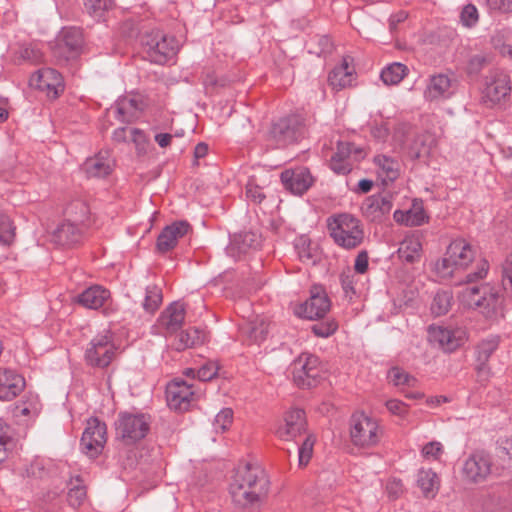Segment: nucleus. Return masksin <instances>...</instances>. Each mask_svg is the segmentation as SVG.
I'll use <instances>...</instances> for the list:
<instances>
[{
  "label": "nucleus",
  "mask_w": 512,
  "mask_h": 512,
  "mask_svg": "<svg viewBox=\"0 0 512 512\" xmlns=\"http://www.w3.org/2000/svg\"><path fill=\"white\" fill-rule=\"evenodd\" d=\"M269 479L260 467L252 464L239 466L230 483L233 503L241 508L259 507L269 492Z\"/></svg>",
  "instance_id": "nucleus-1"
},
{
  "label": "nucleus",
  "mask_w": 512,
  "mask_h": 512,
  "mask_svg": "<svg viewBox=\"0 0 512 512\" xmlns=\"http://www.w3.org/2000/svg\"><path fill=\"white\" fill-rule=\"evenodd\" d=\"M327 225L334 242L344 249L356 248L363 242V228L359 219L351 214L332 216L328 218Z\"/></svg>",
  "instance_id": "nucleus-2"
},
{
  "label": "nucleus",
  "mask_w": 512,
  "mask_h": 512,
  "mask_svg": "<svg viewBox=\"0 0 512 512\" xmlns=\"http://www.w3.org/2000/svg\"><path fill=\"white\" fill-rule=\"evenodd\" d=\"M305 136L304 120L299 115L279 118L271 124L267 141L275 148H284L297 143Z\"/></svg>",
  "instance_id": "nucleus-3"
},
{
  "label": "nucleus",
  "mask_w": 512,
  "mask_h": 512,
  "mask_svg": "<svg viewBox=\"0 0 512 512\" xmlns=\"http://www.w3.org/2000/svg\"><path fill=\"white\" fill-rule=\"evenodd\" d=\"M141 43L147 59L159 65L168 63L176 56L179 50L177 39L159 30H153L144 34Z\"/></svg>",
  "instance_id": "nucleus-4"
},
{
  "label": "nucleus",
  "mask_w": 512,
  "mask_h": 512,
  "mask_svg": "<svg viewBox=\"0 0 512 512\" xmlns=\"http://www.w3.org/2000/svg\"><path fill=\"white\" fill-rule=\"evenodd\" d=\"M350 438L355 446L368 448L378 444L382 430L377 419L365 414L355 412L350 421Z\"/></svg>",
  "instance_id": "nucleus-5"
},
{
  "label": "nucleus",
  "mask_w": 512,
  "mask_h": 512,
  "mask_svg": "<svg viewBox=\"0 0 512 512\" xmlns=\"http://www.w3.org/2000/svg\"><path fill=\"white\" fill-rule=\"evenodd\" d=\"M117 347L110 331L94 336L88 343L84 353V360L93 368H106L113 361Z\"/></svg>",
  "instance_id": "nucleus-6"
},
{
  "label": "nucleus",
  "mask_w": 512,
  "mask_h": 512,
  "mask_svg": "<svg viewBox=\"0 0 512 512\" xmlns=\"http://www.w3.org/2000/svg\"><path fill=\"white\" fill-rule=\"evenodd\" d=\"M115 426L118 437L131 445L145 438L150 429V417L143 413L120 412Z\"/></svg>",
  "instance_id": "nucleus-7"
},
{
  "label": "nucleus",
  "mask_w": 512,
  "mask_h": 512,
  "mask_svg": "<svg viewBox=\"0 0 512 512\" xmlns=\"http://www.w3.org/2000/svg\"><path fill=\"white\" fill-rule=\"evenodd\" d=\"M489 269V264L486 260H481L477 263L476 270L473 272H469L465 276V281L462 279L456 280L452 273H450V278L453 279L454 285H461L465 282L467 285L463 287L457 295V298L461 305L467 308H475L479 305L480 296L482 294V285L477 286L474 283L478 280H482L487 276Z\"/></svg>",
  "instance_id": "nucleus-8"
},
{
  "label": "nucleus",
  "mask_w": 512,
  "mask_h": 512,
  "mask_svg": "<svg viewBox=\"0 0 512 512\" xmlns=\"http://www.w3.org/2000/svg\"><path fill=\"white\" fill-rule=\"evenodd\" d=\"M106 424L98 418L87 420L80 440L81 451L90 459L97 458L103 451L107 441Z\"/></svg>",
  "instance_id": "nucleus-9"
},
{
  "label": "nucleus",
  "mask_w": 512,
  "mask_h": 512,
  "mask_svg": "<svg viewBox=\"0 0 512 512\" xmlns=\"http://www.w3.org/2000/svg\"><path fill=\"white\" fill-rule=\"evenodd\" d=\"M293 380L300 388H311L321 378L319 358L312 354L300 355L292 364Z\"/></svg>",
  "instance_id": "nucleus-10"
},
{
  "label": "nucleus",
  "mask_w": 512,
  "mask_h": 512,
  "mask_svg": "<svg viewBox=\"0 0 512 512\" xmlns=\"http://www.w3.org/2000/svg\"><path fill=\"white\" fill-rule=\"evenodd\" d=\"M199 395L192 384L175 379L167 385L166 398L169 407L175 411H186Z\"/></svg>",
  "instance_id": "nucleus-11"
},
{
  "label": "nucleus",
  "mask_w": 512,
  "mask_h": 512,
  "mask_svg": "<svg viewBox=\"0 0 512 512\" xmlns=\"http://www.w3.org/2000/svg\"><path fill=\"white\" fill-rule=\"evenodd\" d=\"M511 91L510 77L502 70H493L485 79L482 98L491 105L505 99Z\"/></svg>",
  "instance_id": "nucleus-12"
},
{
  "label": "nucleus",
  "mask_w": 512,
  "mask_h": 512,
  "mask_svg": "<svg viewBox=\"0 0 512 512\" xmlns=\"http://www.w3.org/2000/svg\"><path fill=\"white\" fill-rule=\"evenodd\" d=\"M491 468V455L485 451H476L465 460L462 473L467 481L479 483L487 479Z\"/></svg>",
  "instance_id": "nucleus-13"
},
{
  "label": "nucleus",
  "mask_w": 512,
  "mask_h": 512,
  "mask_svg": "<svg viewBox=\"0 0 512 512\" xmlns=\"http://www.w3.org/2000/svg\"><path fill=\"white\" fill-rule=\"evenodd\" d=\"M330 300L321 287H313L310 297L296 308V314L300 317L315 320L322 318L330 310Z\"/></svg>",
  "instance_id": "nucleus-14"
},
{
  "label": "nucleus",
  "mask_w": 512,
  "mask_h": 512,
  "mask_svg": "<svg viewBox=\"0 0 512 512\" xmlns=\"http://www.w3.org/2000/svg\"><path fill=\"white\" fill-rule=\"evenodd\" d=\"M31 87L46 92L50 98H57L64 91L62 75L52 68H44L35 72L29 80Z\"/></svg>",
  "instance_id": "nucleus-15"
},
{
  "label": "nucleus",
  "mask_w": 512,
  "mask_h": 512,
  "mask_svg": "<svg viewBox=\"0 0 512 512\" xmlns=\"http://www.w3.org/2000/svg\"><path fill=\"white\" fill-rule=\"evenodd\" d=\"M83 46L82 32L78 28H67L61 33L54 48V55L63 61L76 58Z\"/></svg>",
  "instance_id": "nucleus-16"
},
{
  "label": "nucleus",
  "mask_w": 512,
  "mask_h": 512,
  "mask_svg": "<svg viewBox=\"0 0 512 512\" xmlns=\"http://www.w3.org/2000/svg\"><path fill=\"white\" fill-rule=\"evenodd\" d=\"M504 297L500 291L490 284L482 285V294L480 296L477 310L490 320L503 317Z\"/></svg>",
  "instance_id": "nucleus-17"
},
{
  "label": "nucleus",
  "mask_w": 512,
  "mask_h": 512,
  "mask_svg": "<svg viewBox=\"0 0 512 512\" xmlns=\"http://www.w3.org/2000/svg\"><path fill=\"white\" fill-rule=\"evenodd\" d=\"M261 246V235L253 231H242L235 233L230 237V242L226 247L228 256L235 260L255 251Z\"/></svg>",
  "instance_id": "nucleus-18"
},
{
  "label": "nucleus",
  "mask_w": 512,
  "mask_h": 512,
  "mask_svg": "<svg viewBox=\"0 0 512 512\" xmlns=\"http://www.w3.org/2000/svg\"><path fill=\"white\" fill-rule=\"evenodd\" d=\"M281 182L294 195H303L313 185L314 178L306 167L287 169L281 173Z\"/></svg>",
  "instance_id": "nucleus-19"
},
{
  "label": "nucleus",
  "mask_w": 512,
  "mask_h": 512,
  "mask_svg": "<svg viewBox=\"0 0 512 512\" xmlns=\"http://www.w3.org/2000/svg\"><path fill=\"white\" fill-rule=\"evenodd\" d=\"M306 431L305 412L302 409H293L284 416V422L276 430L277 436L285 441L294 440Z\"/></svg>",
  "instance_id": "nucleus-20"
},
{
  "label": "nucleus",
  "mask_w": 512,
  "mask_h": 512,
  "mask_svg": "<svg viewBox=\"0 0 512 512\" xmlns=\"http://www.w3.org/2000/svg\"><path fill=\"white\" fill-rule=\"evenodd\" d=\"M190 224L187 221H175L163 228L157 237L156 247L160 253H166L174 249L180 238H183L189 231Z\"/></svg>",
  "instance_id": "nucleus-21"
},
{
  "label": "nucleus",
  "mask_w": 512,
  "mask_h": 512,
  "mask_svg": "<svg viewBox=\"0 0 512 512\" xmlns=\"http://www.w3.org/2000/svg\"><path fill=\"white\" fill-rule=\"evenodd\" d=\"M185 320V307L181 302H173L166 307L158 317L157 323L165 335L177 332Z\"/></svg>",
  "instance_id": "nucleus-22"
},
{
  "label": "nucleus",
  "mask_w": 512,
  "mask_h": 512,
  "mask_svg": "<svg viewBox=\"0 0 512 512\" xmlns=\"http://www.w3.org/2000/svg\"><path fill=\"white\" fill-rule=\"evenodd\" d=\"M25 387L24 377L11 368H0V400L10 401Z\"/></svg>",
  "instance_id": "nucleus-23"
},
{
  "label": "nucleus",
  "mask_w": 512,
  "mask_h": 512,
  "mask_svg": "<svg viewBox=\"0 0 512 512\" xmlns=\"http://www.w3.org/2000/svg\"><path fill=\"white\" fill-rule=\"evenodd\" d=\"M500 337L497 335H490L483 339L476 348V370L478 377L481 381L487 380L490 375L487 362L490 356L498 348Z\"/></svg>",
  "instance_id": "nucleus-24"
},
{
  "label": "nucleus",
  "mask_w": 512,
  "mask_h": 512,
  "mask_svg": "<svg viewBox=\"0 0 512 512\" xmlns=\"http://www.w3.org/2000/svg\"><path fill=\"white\" fill-rule=\"evenodd\" d=\"M373 163L383 185L393 183L400 175V162L394 157L378 154L374 156Z\"/></svg>",
  "instance_id": "nucleus-25"
},
{
  "label": "nucleus",
  "mask_w": 512,
  "mask_h": 512,
  "mask_svg": "<svg viewBox=\"0 0 512 512\" xmlns=\"http://www.w3.org/2000/svg\"><path fill=\"white\" fill-rule=\"evenodd\" d=\"M114 160L108 151H100L93 157L86 159L83 169L88 177L104 178L108 176L113 169Z\"/></svg>",
  "instance_id": "nucleus-26"
},
{
  "label": "nucleus",
  "mask_w": 512,
  "mask_h": 512,
  "mask_svg": "<svg viewBox=\"0 0 512 512\" xmlns=\"http://www.w3.org/2000/svg\"><path fill=\"white\" fill-rule=\"evenodd\" d=\"M448 93V75L445 73L432 74L428 77L423 93L424 99L431 103L443 102Z\"/></svg>",
  "instance_id": "nucleus-27"
},
{
  "label": "nucleus",
  "mask_w": 512,
  "mask_h": 512,
  "mask_svg": "<svg viewBox=\"0 0 512 512\" xmlns=\"http://www.w3.org/2000/svg\"><path fill=\"white\" fill-rule=\"evenodd\" d=\"M353 145L349 142H338L336 151L332 154L329 167L338 175H346L352 170L350 156Z\"/></svg>",
  "instance_id": "nucleus-28"
},
{
  "label": "nucleus",
  "mask_w": 512,
  "mask_h": 512,
  "mask_svg": "<svg viewBox=\"0 0 512 512\" xmlns=\"http://www.w3.org/2000/svg\"><path fill=\"white\" fill-rule=\"evenodd\" d=\"M474 250L463 239L450 242V266L466 268L474 259Z\"/></svg>",
  "instance_id": "nucleus-29"
},
{
  "label": "nucleus",
  "mask_w": 512,
  "mask_h": 512,
  "mask_svg": "<svg viewBox=\"0 0 512 512\" xmlns=\"http://www.w3.org/2000/svg\"><path fill=\"white\" fill-rule=\"evenodd\" d=\"M110 297V292L99 285L91 286L77 295L76 303L88 309H99Z\"/></svg>",
  "instance_id": "nucleus-30"
},
{
  "label": "nucleus",
  "mask_w": 512,
  "mask_h": 512,
  "mask_svg": "<svg viewBox=\"0 0 512 512\" xmlns=\"http://www.w3.org/2000/svg\"><path fill=\"white\" fill-rule=\"evenodd\" d=\"M392 209V201L389 196L372 195L362 206V210L366 217L371 220L382 218Z\"/></svg>",
  "instance_id": "nucleus-31"
},
{
  "label": "nucleus",
  "mask_w": 512,
  "mask_h": 512,
  "mask_svg": "<svg viewBox=\"0 0 512 512\" xmlns=\"http://www.w3.org/2000/svg\"><path fill=\"white\" fill-rule=\"evenodd\" d=\"M81 239L79 223L66 221L60 224L54 231L52 240L60 246H71Z\"/></svg>",
  "instance_id": "nucleus-32"
},
{
  "label": "nucleus",
  "mask_w": 512,
  "mask_h": 512,
  "mask_svg": "<svg viewBox=\"0 0 512 512\" xmlns=\"http://www.w3.org/2000/svg\"><path fill=\"white\" fill-rule=\"evenodd\" d=\"M353 69L349 67L346 58H343L342 63L336 66L328 76V82L335 90H341L352 84Z\"/></svg>",
  "instance_id": "nucleus-33"
},
{
  "label": "nucleus",
  "mask_w": 512,
  "mask_h": 512,
  "mask_svg": "<svg viewBox=\"0 0 512 512\" xmlns=\"http://www.w3.org/2000/svg\"><path fill=\"white\" fill-rule=\"evenodd\" d=\"M205 340V333L198 328H188L181 331L174 342L177 351H184L189 348L201 345Z\"/></svg>",
  "instance_id": "nucleus-34"
},
{
  "label": "nucleus",
  "mask_w": 512,
  "mask_h": 512,
  "mask_svg": "<svg viewBox=\"0 0 512 512\" xmlns=\"http://www.w3.org/2000/svg\"><path fill=\"white\" fill-rule=\"evenodd\" d=\"M422 244L418 235H407L400 243L398 254L401 259L413 263L420 257Z\"/></svg>",
  "instance_id": "nucleus-35"
},
{
  "label": "nucleus",
  "mask_w": 512,
  "mask_h": 512,
  "mask_svg": "<svg viewBox=\"0 0 512 512\" xmlns=\"http://www.w3.org/2000/svg\"><path fill=\"white\" fill-rule=\"evenodd\" d=\"M111 109L114 111L115 118L122 123H132L138 117V107L135 99H120Z\"/></svg>",
  "instance_id": "nucleus-36"
},
{
  "label": "nucleus",
  "mask_w": 512,
  "mask_h": 512,
  "mask_svg": "<svg viewBox=\"0 0 512 512\" xmlns=\"http://www.w3.org/2000/svg\"><path fill=\"white\" fill-rule=\"evenodd\" d=\"M409 68L400 62H393L386 65L380 73V78L385 85H397L405 76H407Z\"/></svg>",
  "instance_id": "nucleus-37"
},
{
  "label": "nucleus",
  "mask_w": 512,
  "mask_h": 512,
  "mask_svg": "<svg viewBox=\"0 0 512 512\" xmlns=\"http://www.w3.org/2000/svg\"><path fill=\"white\" fill-rule=\"evenodd\" d=\"M294 248L303 263H316V249L311 247V240L308 236L301 235L297 237L294 241Z\"/></svg>",
  "instance_id": "nucleus-38"
},
{
  "label": "nucleus",
  "mask_w": 512,
  "mask_h": 512,
  "mask_svg": "<svg viewBox=\"0 0 512 512\" xmlns=\"http://www.w3.org/2000/svg\"><path fill=\"white\" fill-rule=\"evenodd\" d=\"M491 42L501 55L512 59V32L509 29L496 31L491 38Z\"/></svg>",
  "instance_id": "nucleus-39"
},
{
  "label": "nucleus",
  "mask_w": 512,
  "mask_h": 512,
  "mask_svg": "<svg viewBox=\"0 0 512 512\" xmlns=\"http://www.w3.org/2000/svg\"><path fill=\"white\" fill-rule=\"evenodd\" d=\"M417 483L427 497L434 496L439 486L438 477L432 470L421 469L417 475Z\"/></svg>",
  "instance_id": "nucleus-40"
},
{
  "label": "nucleus",
  "mask_w": 512,
  "mask_h": 512,
  "mask_svg": "<svg viewBox=\"0 0 512 512\" xmlns=\"http://www.w3.org/2000/svg\"><path fill=\"white\" fill-rule=\"evenodd\" d=\"M429 343L444 353L448 351V329L444 326L432 324L428 327Z\"/></svg>",
  "instance_id": "nucleus-41"
},
{
  "label": "nucleus",
  "mask_w": 512,
  "mask_h": 512,
  "mask_svg": "<svg viewBox=\"0 0 512 512\" xmlns=\"http://www.w3.org/2000/svg\"><path fill=\"white\" fill-rule=\"evenodd\" d=\"M308 52L317 56H325L333 51V43L327 35H316L308 41Z\"/></svg>",
  "instance_id": "nucleus-42"
},
{
  "label": "nucleus",
  "mask_w": 512,
  "mask_h": 512,
  "mask_svg": "<svg viewBox=\"0 0 512 512\" xmlns=\"http://www.w3.org/2000/svg\"><path fill=\"white\" fill-rule=\"evenodd\" d=\"M162 303V290L157 285L146 287L143 308L148 313H154Z\"/></svg>",
  "instance_id": "nucleus-43"
},
{
  "label": "nucleus",
  "mask_w": 512,
  "mask_h": 512,
  "mask_svg": "<svg viewBox=\"0 0 512 512\" xmlns=\"http://www.w3.org/2000/svg\"><path fill=\"white\" fill-rule=\"evenodd\" d=\"M241 331L252 343H260L265 340L268 332L263 321L250 322L242 327Z\"/></svg>",
  "instance_id": "nucleus-44"
},
{
  "label": "nucleus",
  "mask_w": 512,
  "mask_h": 512,
  "mask_svg": "<svg viewBox=\"0 0 512 512\" xmlns=\"http://www.w3.org/2000/svg\"><path fill=\"white\" fill-rule=\"evenodd\" d=\"M83 3L87 13L96 19H100L114 5L113 0H83Z\"/></svg>",
  "instance_id": "nucleus-45"
},
{
  "label": "nucleus",
  "mask_w": 512,
  "mask_h": 512,
  "mask_svg": "<svg viewBox=\"0 0 512 512\" xmlns=\"http://www.w3.org/2000/svg\"><path fill=\"white\" fill-rule=\"evenodd\" d=\"M15 226L6 214H0V243L10 245L15 239Z\"/></svg>",
  "instance_id": "nucleus-46"
},
{
  "label": "nucleus",
  "mask_w": 512,
  "mask_h": 512,
  "mask_svg": "<svg viewBox=\"0 0 512 512\" xmlns=\"http://www.w3.org/2000/svg\"><path fill=\"white\" fill-rule=\"evenodd\" d=\"M66 214L72 217L71 222L84 223L88 219L89 207L83 201L77 200L67 207Z\"/></svg>",
  "instance_id": "nucleus-47"
},
{
  "label": "nucleus",
  "mask_w": 512,
  "mask_h": 512,
  "mask_svg": "<svg viewBox=\"0 0 512 512\" xmlns=\"http://www.w3.org/2000/svg\"><path fill=\"white\" fill-rule=\"evenodd\" d=\"M468 338L466 327L450 324V352L463 347L467 343Z\"/></svg>",
  "instance_id": "nucleus-48"
},
{
  "label": "nucleus",
  "mask_w": 512,
  "mask_h": 512,
  "mask_svg": "<svg viewBox=\"0 0 512 512\" xmlns=\"http://www.w3.org/2000/svg\"><path fill=\"white\" fill-rule=\"evenodd\" d=\"M388 379L395 386H414L416 383V379L413 376L399 367H393L389 370Z\"/></svg>",
  "instance_id": "nucleus-49"
},
{
  "label": "nucleus",
  "mask_w": 512,
  "mask_h": 512,
  "mask_svg": "<svg viewBox=\"0 0 512 512\" xmlns=\"http://www.w3.org/2000/svg\"><path fill=\"white\" fill-rule=\"evenodd\" d=\"M19 57L31 64H37L42 60V52L37 44L22 45L18 51Z\"/></svg>",
  "instance_id": "nucleus-50"
},
{
  "label": "nucleus",
  "mask_w": 512,
  "mask_h": 512,
  "mask_svg": "<svg viewBox=\"0 0 512 512\" xmlns=\"http://www.w3.org/2000/svg\"><path fill=\"white\" fill-rule=\"evenodd\" d=\"M233 411L231 408H223L216 416L213 426L216 432H225L232 424Z\"/></svg>",
  "instance_id": "nucleus-51"
},
{
  "label": "nucleus",
  "mask_w": 512,
  "mask_h": 512,
  "mask_svg": "<svg viewBox=\"0 0 512 512\" xmlns=\"http://www.w3.org/2000/svg\"><path fill=\"white\" fill-rule=\"evenodd\" d=\"M479 20L477 8L473 4L465 5L460 13V23L467 28L474 27Z\"/></svg>",
  "instance_id": "nucleus-52"
},
{
  "label": "nucleus",
  "mask_w": 512,
  "mask_h": 512,
  "mask_svg": "<svg viewBox=\"0 0 512 512\" xmlns=\"http://www.w3.org/2000/svg\"><path fill=\"white\" fill-rule=\"evenodd\" d=\"M314 443V437L312 435H307L303 443L298 447V458L300 466L308 464L313 453Z\"/></svg>",
  "instance_id": "nucleus-53"
},
{
  "label": "nucleus",
  "mask_w": 512,
  "mask_h": 512,
  "mask_svg": "<svg viewBox=\"0 0 512 512\" xmlns=\"http://www.w3.org/2000/svg\"><path fill=\"white\" fill-rule=\"evenodd\" d=\"M338 328L334 320H327L315 323L311 326V331L318 337L327 338L334 334Z\"/></svg>",
  "instance_id": "nucleus-54"
},
{
  "label": "nucleus",
  "mask_w": 512,
  "mask_h": 512,
  "mask_svg": "<svg viewBox=\"0 0 512 512\" xmlns=\"http://www.w3.org/2000/svg\"><path fill=\"white\" fill-rule=\"evenodd\" d=\"M431 312L435 316H442L448 312V294L445 291L435 295L431 304Z\"/></svg>",
  "instance_id": "nucleus-55"
},
{
  "label": "nucleus",
  "mask_w": 512,
  "mask_h": 512,
  "mask_svg": "<svg viewBox=\"0 0 512 512\" xmlns=\"http://www.w3.org/2000/svg\"><path fill=\"white\" fill-rule=\"evenodd\" d=\"M12 444V439L9 435V427L0 418V463H2L8 456V447Z\"/></svg>",
  "instance_id": "nucleus-56"
},
{
  "label": "nucleus",
  "mask_w": 512,
  "mask_h": 512,
  "mask_svg": "<svg viewBox=\"0 0 512 512\" xmlns=\"http://www.w3.org/2000/svg\"><path fill=\"white\" fill-rule=\"evenodd\" d=\"M502 286L512 292V253L507 255L501 265Z\"/></svg>",
  "instance_id": "nucleus-57"
},
{
  "label": "nucleus",
  "mask_w": 512,
  "mask_h": 512,
  "mask_svg": "<svg viewBox=\"0 0 512 512\" xmlns=\"http://www.w3.org/2000/svg\"><path fill=\"white\" fill-rule=\"evenodd\" d=\"M86 498V489L82 485H76L69 489L67 501L73 508L79 507Z\"/></svg>",
  "instance_id": "nucleus-58"
},
{
  "label": "nucleus",
  "mask_w": 512,
  "mask_h": 512,
  "mask_svg": "<svg viewBox=\"0 0 512 512\" xmlns=\"http://www.w3.org/2000/svg\"><path fill=\"white\" fill-rule=\"evenodd\" d=\"M218 373V366L216 363L208 361L197 369V378L200 381L206 382L212 380Z\"/></svg>",
  "instance_id": "nucleus-59"
},
{
  "label": "nucleus",
  "mask_w": 512,
  "mask_h": 512,
  "mask_svg": "<svg viewBox=\"0 0 512 512\" xmlns=\"http://www.w3.org/2000/svg\"><path fill=\"white\" fill-rule=\"evenodd\" d=\"M408 219V226L414 227L424 224L427 219V216L422 207L413 206L411 209L408 210Z\"/></svg>",
  "instance_id": "nucleus-60"
},
{
  "label": "nucleus",
  "mask_w": 512,
  "mask_h": 512,
  "mask_svg": "<svg viewBox=\"0 0 512 512\" xmlns=\"http://www.w3.org/2000/svg\"><path fill=\"white\" fill-rule=\"evenodd\" d=\"M443 453V446L440 442L432 441L422 448V454L427 459H438Z\"/></svg>",
  "instance_id": "nucleus-61"
},
{
  "label": "nucleus",
  "mask_w": 512,
  "mask_h": 512,
  "mask_svg": "<svg viewBox=\"0 0 512 512\" xmlns=\"http://www.w3.org/2000/svg\"><path fill=\"white\" fill-rule=\"evenodd\" d=\"M490 10L510 12L512 11V0H486Z\"/></svg>",
  "instance_id": "nucleus-62"
},
{
  "label": "nucleus",
  "mask_w": 512,
  "mask_h": 512,
  "mask_svg": "<svg viewBox=\"0 0 512 512\" xmlns=\"http://www.w3.org/2000/svg\"><path fill=\"white\" fill-rule=\"evenodd\" d=\"M246 196L255 203H261L265 198L262 188L251 183L246 186Z\"/></svg>",
  "instance_id": "nucleus-63"
},
{
  "label": "nucleus",
  "mask_w": 512,
  "mask_h": 512,
  "mask_svg": "<svg viewBox=\"0 0 512 512\" xmlns=\"http://www.w3.org/2000/svg\"><path fill=\"white\" fill-rule=\"evenodd\" d=\"M387 409L398 416H404L407 413V405L397 399H391L386 402Z\"/></svg>",
  "instance_id": "nucleus-64"
}]
</instances>
